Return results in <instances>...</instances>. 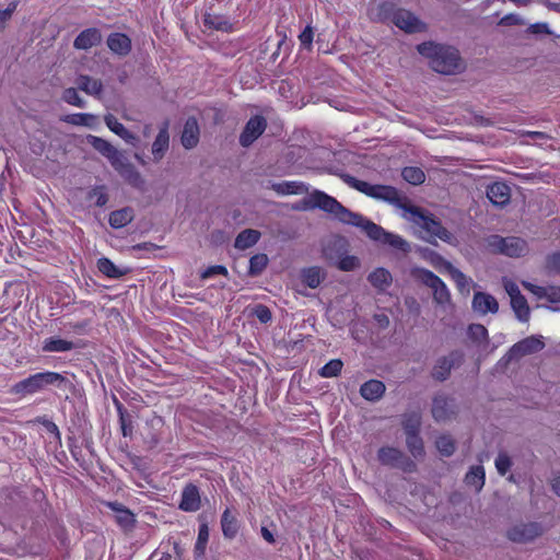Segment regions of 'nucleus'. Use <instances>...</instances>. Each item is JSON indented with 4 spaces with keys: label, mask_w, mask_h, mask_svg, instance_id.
<instances>
[{
    "label": "nucleus",
    "mask_w": 560,
    "mask_h": 560,
    "mask_svg": "<svg viewBox=\"0 0 560 560\" xmlns=\"http://www.w3.org/2000/svg\"><path fill=\"white\" fill-rule=\"evenodd\" d=\"M417 51L438 73L452 75L460 73L465 68L459 51L454 46L428 40L417 45Z\"/></svg>",
    "instance_id": "1"
},
{
    "label": "nucleus",
    "mask_w": 560,
    "mask_h": 560,
    "mask_svg": "<svg viewBox=\"0 0 560 560\" xmlns=\"http://www.w3.org/2000/svg\"><path fill=\"white\" fill-rule=\"evenodd\" d=\"M372 16L382 22L388 21L408 34L428 31V25L415 13L402 8H396V5L389 1H384L380 3L375 10H372Z\"/></svg>",
    "instance_id": "2"
},
{
    "label": "nucleus",
    "mask_w": 560,
    "mask_h": 560,
    "mask_svg": "<svg viewBox=\"0 0 560 560\" xmlns=\"http://www.w3.org/2000/svg\"><path fill=\"white\" fill-rule=\"evenodd\" d=\"M400 209L404 210L402 217L406 220L418 225L429 235L428 242L433 243L435 238H440L451 245L456 243L454 234L444 228L441 221L436 220L433 214L416 206L407 205L405 201Z\"/></svg>",
    "instance_id": "3"
},
{
    "label": "nucleus",
    "mask_w": 560,
    "mask_h": 560,
    "mask_svg": "<svg viewBox=\"0 0 560 560\" xmlns=\"http://www.w3.org/2000/svg\"><path fill=\"white\" fill-rule=\"evenodd\" d=\"M88 141L96 151L108 159L113 167L130 184L137 187L142 185L143 180L139 172L135 170V167L128 162L127 158L114 145L96 136H89Z\"/></svg>",
    "instance_id": "4"
},
{
    "label": "nucleus",
    "mask_w": 560,
    "mask_h": 560,
    "mask_svg": "<svg viewBox=\"0 0 560 560\" xmlns=\"http://www.w3.org/2000/svg\"><path fill=\"white\" fill-rule=\"evenodd\" d=\"M352 226L360 228L374 242L388 245L404 253L410 250L409 243L401 236L386 232L381 225L375 224L359 213L352 212Z\"/></svg>",
    "instance_id": "5"
},
{
    "label": "nucleus",
    "mask_w": 560,
    "mask_h": 560,
    "mask_svg": "<svg viewBox=\"0 0 560 560\" xmlns=\"http://www.w3.org/2000/svg\"><path fill=\"white\" fill-rule=\"evenodd\" d=\"M66 377L57 372H40L33 374L13 385L12 392L18 395H32L49 385L61 386Z\"/></svg>",
    "instance_id": "6"
},
{
    "label": "nucleus",
    "mask_w": 560,
    "mask_h": 560,
    "mask_svg": "<svg viewBox=\"0 0 560 560\" xmlns=\"http://www.w3.org/2000/svg\"><path fill=\"white\" fill-rule=\"evenodd\" d=\"M410 275L415 280L420 281L432 290L433 300L436 304L446 305L451 302V293L445 282L432 271L421 267H413L410 270Z\"/></svg>",
    "instance_id": "7"
},
{
    "label": "nucleus",
    "mask_w": 560,
    "mask_h": 560,
    "mask_svg": "<svg viewBox=\"0 0 560 560\" xmlns=\"http://www.w3.org/2000/svg\"><path fill=\"white\" fill-rule=\"evenodd\" d=\"M352 188L374 199L387 201L398 208L404 203L398 190L393 186L373 185L352 177Z\"/></svg>",
    "instance_id": "8"
},
{
    "label": "nucleus",
    "mask_w": 560,
    "mask_h": 560,
    "mask_svg": "<svg viewBox=\"0 0 560 560\" xmlns=\"http://www.w3.org/2000/svg\"><path fill=\"white\" fill-rule=\"evenodd\" d=\"M320 209L339 217V213L347 214V210L332 197L323 191L315 190L303 198L299 209Z\"/></svg>",
    "instance_id": "9"
},
{
    "label": "nucleus",
    "mask_w": 560,
    "mask_h": 560,
    "mask_svg": "<svg viewBox=\"0 0 560 560\" xmlns=\"http://www.w3.org/2000/svg\"><path fill=\"white\" fill-rule=\"evenodd\" d=\"M488 244L495 252L510 257H521L526 255L528 252L526 241L515 236L501 237L499 235H492L488 238Z\"/></svg>",
    "instance_id": "10"
},
{
    "label": "nucleus",
    "mask_w": 560,
    "mask_h": 560,
    "mask_svg": "<svg viewBox=\"0 0 560 560\" xmlns=\"http://www.w3.org/2000/svg\"><path fill=\"white\" fill-rule=\"evenodd\" d=\"M502 283L505 292L510 296V304L516 318L522 323H527L530 317V308L527 300L521 293L518 285L513 280L505 277L502 279Z\"/></svg>",
    "instance_id": "11"
},
{
    "label": "nucleus",
    "mask_w": 560,
    "mask_h": 560,
    "mask_svg": "<svg viewBox=\"0 0 560 560\" xmlns=\"http://www.w3.org/2000/svg\"><path fill=\"white\" fill-rule=\"evenodd\" d=\"M377 458L381 464L390 467L400 468L402 471L411 472L416 470V464L405 456L402 452L395 447H382L378 450Z\"/></svg>",
    "instance_id": "12"
},
{
    "label": "nucleus",
    "mask_w": 560,
    "mask_h": 560,
    "mask_svg": "<svg viewBox=\"0 0 560 560\" xmlns=\"http://www.w3.org/2000/svg\"><path fill=\"white\" fill-rule=\"evenodd\" d=\"M464 362V353L455 350L447 355L439 358L432 370V377L436 381L443 382L448 378L451 371L458 368Z\"/></svg>",
    "instance_id": "13"
},
{
    "label": "nucleus",
    "mask_w": 560,
    "mask_h": 560,
    "mask_svg": "<svg viewBox=\"0 0 560 560\" xmlns=\"http://www.w3.org/2000/svg\"><path fill=\"white\" fill-rule=\"evenodd\" d=\"M544 528L539 523H522L508 530V538L513 542L526 544L541 536Z\"/></svg>",
    "instance_id": "14"
},
{
    "label": "nucleus",
    "mask_w": 560,
    "mask_h": 560,
    "mask_svg": "<svg viewBox=\"0 0 560 560\" xmlns=\"http://www.w3.org/2000/svg\"><path fill=\"white\" fill-rule=\"evenodd\" d=\"M545 347L540 338L530 336L514 343L506 353L509 360L520 359L524 355L536 353Z\"/></svg>",
    "instance_id": "15"
},
{
    "label": "nucleus",
    "mask_w": 560,
    "mask_h": 560,
    "mask_svg": "<svg viewBox=\"0 0 560 560\" xmlns=\"http://www.w3.org/2000/svg\"><path fill=\"white\" fill-rule=\"evenodd\" d=\"M266 120L260 116L250 118L243 132L240 136V142L243 147L250 145L265 130Z\"/></svg>",
    "instance_id": "16"
},
{
    "label": "nucleus",
    "mask_w": 560,
    "mask_h": 560,
    "mask_svg": "<svg viewBox=\"0 0 560 560\" xmlns=\"http://www.w3.org/2000/svg\"><path fill=\"white\" fill-rule=\"evenodd\" d=\"M471 306L475 312L481 315L488 313L497 314L499 311V302L497 299L486 292H475Z\"/></svg>",
    "instance_id": "17"
},
{
    "label": "nucleus",
    "mask_w": 560,
    "mask_h": 560,
    "mask_svg": "<svg viewBox=\"0 0 560 560\" xmlns=\"http://www.w3.org/2000/svg\"><path fill=\"white\" fill-rule=\"evenodd\" d=\"M107 505L116 513L115 521L125 533L135 529L136 516L129 509L117 502H109Z\"/></svg>",
    "instance_id": "18"
},
{
    "label": "nucleus",
    "mask_w": 560,
    "mask_h": 560,
    "mask_svg": "<svg viewBox=\"0 0 560 560\" xmlns=\"http://www.w3.org/2000/svg\"><path fill=\"white\" fill-rule=\"evenodd\" d=\"M236 509L226 508L221 515V529L224 538L234 539L240 530Z\"/></svg>",
    "instance_id": "19"
},
{
    "label": "nucleus",
    "mask_w": 560,
    "mask_h": 560,
    "mask_svg": "<svg viewBox=\"0 0 560 560\" xmlns=\"http://www.w3.org/2000/svg\"><path fill=\"white\" fill-rule=\"evenodd\" d=\"M487 197L494 206L504 207L510 202L511 189L503 182H494L488 186Z\"/></svg>",
    "instance_id": "20"
},
{
    "label": "nucleus",
    "mask_w": 560,
    "mask_h": 560,
    "mask_svg": "<svg viewBox=\"0 0 560 560\" xmlns=\"http://www.w3.org/2000/svg\"><path fill=\"white\" fill-rule=\"evenodd\" d=\"M432 417L438 422H444L452 418L454 415L453 407L447 397L438 395L433 398Z\"/></svg>",
    "instance_id": "21"
},
{
    "label": "nucleus",
    "mask_w": 560,
    "mask_h": 560,
    "mask_svg": "<svg viewBox=\"0 0 560 560\" xmlns=\"http://www.w3.org/2000/svg\"><path fill=\"white\" fill-rule=\"evenodd\" d=\"M104 120L109 130L118 137H120L126 143L131 144L133 147L138 144V137L130 132L128 129H126L125 126L121 122H119L114 115H106Z\"/></svg>",
    "instance_id": "22"
},
{
    "label": "nucleus",
    "mask_w": 560,
    "mask_h": 560,
    "mask_svg": "<svg viewBox=\"0 0 560 560\" xmlns=\"http://www.w3.org/2000/svg\"><path fill=\"white\" fill-rule=\"evenodd\" d=\"M368 280L371 283V285L380 292L387 291L393 283L392 273L387 269L382 267L373 270L369 275Z\"/></svg>",
    "instance_id": "23"
},
{
    "label": "nucleus",
    "mask_w": 560,
    "mask_h": 560,
    "mask_svg": "<svg viewBox=\"0 0 560 560\" xmlns=\"http://www.w3.org/2000/svg\"><path fill=\"white\" fill-rule=\"evenodd\" d=\"M77 348V343L63 339L59 336H52L49 338H46L43 341L42 350L44 352H68Z\"/></svg>",
    "instance_id": "24"
},
{
    "label": "nucleus",
    "mask_w": 560,
    "mask_h": 560,
    "mask_svg": "<svg viewBox=\"0 0 560 560\" xmlns=\"http://www.w3.org/2000/svg\"><path fill=\"white\" fill-rule=\"evenodd\" d=\"M101 39L102 35L97 28H86L75 37L74 47L77 49H89L97 45Z\"/></svg>",
    "instance_id": "25"
},
{
    "label": "nucleus",
    "mask_w": 560,
    "mask_h": 560,
    "mask_svg": "<svg viewBox=\"0 0 560 560\" xmlns=\"http://www.w3.org/2000/svg\"><path fill=\"white\" fill-rule=\"evenodd\" d=\"M107 46L114 54L125 56L131 49V40L125 34L114 33L108 36Z\"/></svg>",
    "instance_id": "26"
},
{
    "label": "nucleus",
    "mask_w": 560,
    "mask_h": 560,
    "mask_svg": "<svg viewBox=\"0 0 560 560\" xmlns=\"http://www.w3.org/2000/svg\"><path fill=\"white\" fill-rule=\"evenodd\" d=\"M199 140V127L195 118H188L182 133V144L186 149L194 148Z\"/></svg>",
    "instance_id": "27"
},
{
    "label": "nucleus",
    "mask_w": 560,
    "mask_h": 560,
    "mask_svg": "<svg viewBox=\"0 0 560 560\" xmlns=\"http://www.w3.org/2000/svg\"><path fill=\"white\" fill-rule=\"evenodd\" d=\"M360 393L366 400H377L384 395L385 385L381 381L371 380L361 386Z\"/></svg>",
    "instance_id": "28"
},
{
    "label": "nucleus",
    "mask_w": 560,
    "mask_h": 560,
    "mask_svg": "<svg viewBox=\"0 0 560 560\" xmlns=\"http://www.w3.org/2000/svg\"><path fill=\"white\" fill-rule=\"evenodd\" d=\"M486 474L480 465L472 466L465 476V485L474 490H481L485 486Z\"/></svg>",
    "instance_id": "29"
},
{
    "label": "nucleus",
    "mask_w": 560,
    "mask_h": 560,
    "mask_svg": "<svg viewBox=\"0 0 560 560\" xmlns=\"http://www.w3.org/2000/svg\"><path fill=\"white\" fill-rule=\"evenodd\" d=\"M170 136L167 126H164L158 133L153 144L152 154L155 161H160L168 149Z\"/></svg>",
    "instance_id": "30"
},
{
    "label": "nucleus",
    "mask_w": 560,
    "mask_h": 560,
    "mask_svg": "<svg viewBox=\"0 0 560 560\" xmlns=\"http://www.w3.org/2000/svg\"><path fill=\"white\" fill-rule=\"evenodd\" d=\"M77 85L81 91L93 96H100L103 90V84L100 80L88 75H80L77 79Z\"/></svg>",
    "instance_id": "31"
},
{
    "label": "nucleus",
    "mask_w": 560,
    "mask_h": 560,
    "mask_svg": "<svg viewBox=\"0 0 560 560\" xmlns=\"http://www.w3.org/2000/svg\"><path fill=\"white\" fill-rule=\"evenodd\" d=\"M133 219V210L131 208H124L113 211L109 214V224L114 229H120L130 223Z\"/></svg>",
    "instance_id": "32"
},
{
    "label": "nucleus",
    "mask_w": 560,
    "mask_h": 560,
    "mask_svg": "<svg viewBox=\"0 0 560 560\" xmlns=\"http://www.w3.org/2000/svg\"><path fill=\"white\" fill-rule=\"evenodd\" d=\"M260 237V233L257 230H244L235 238V247L237 249H246L254 246Z\"/></svg>",
    "instance_id": "33"
},
{
    "label": "nucleus",
    "mask_w": 560,
    "mask_h": 560,
    "mask_svg": "<svg viewBox=\"0 0 560 560\" xmlns=\"http://www.w3.org/2000/svg\"><path fill=\"white\" fill-rule=\"evenodd\" d=\"M421 425V413L419 411H411L404 415L402 428L406 435L418 434Z\"/></svg>",
    "instance_id": "34"
},
{
    "label": "nucleus",
    "mask_w": 560,
    "mask_h": 560,
    "mask_svg": "<svg viewBox=\"0 0 560 560\" xmlns=\"http://www.w3.org/2000/svg\"><path fill=\"white\" fill-rule=\"evenodd\" d=\"M200 492H183L179 509L185 512H196L201 506Z\"/></svg>",
    "instance_id": "35"
},
{
    "label": "nucleus",
    "mask_w": 560,
    "mask_h": 560,
    "mask_svg": "<svg viewBox=\"0 0 560 560\" xmlns=\"http://www.w3.org/2000/svg\"><path fill=\"white\" fill-rule=\"evenodd\" d=\"M322 269L318 267H310L301 272L302 281L311 289L317 288L323 280Z\"/></svg>",
    "instance_id": "36"
},
{
    "label": "nucleus",
    "mask_w": 560,
    "mask_h": 560,
    "mask_svg": "<svg viewBox=\"0 0 560 560\" xmlns=\"http://www.w3.org/2000/svg\"><path fill=\"white\" fill-rule=\"evenodd\" d=\"M63 120L75 126H86L93 128L96 125L97 117L93 114L78 113L67 115Z\"/></svg>",
    "instance_id": "37"
},
{
    "label": "nucleus",
    "mask_w": 560,
    "mask_h": 560,
    "mask_svg": "<svg viewBox=\"0 0 560 560\" xmlns=\"http://www.w3.org/2000/svg\"><path fill=\"white\" fill-rule=\"evenodd\" d=\"M98 270L106 277L112 279H118L125 275V271L119 269L110 259L100 258L97 260Z\"/></svg>",
    "instance_id": "38"
},
{
    "label": "nucleus",
    "mask_w": 560,
    "mask_h": 560,
    "mask_svg": "<svg viewBox=\"0 0 560 560\" xmlns=\"http://www.w3.org/2000/svg\"><path fill=\"white\" fill-rule=\"evenodd\" d=\"M205 25L208 26L209 28H213L217 31H223V32L232 31V24L223 15L207 14L205 16Z\"/></svg>",
    "instance_id": "39"
},
{
    "label": "nucleus",
    "mask_w": 560,
    "mask_h": 560,
    "mask_svg": "<svg viewBox=\"0 0 560 560\" xmlns=\"http://www.w3.org/2000/svg\"><path fill=\"white\" fill-rule=\"evenodd\" d=\"M402 178L412 184V185H420L425 179V174L420 167L415 166H408L405 167L401 172Z\"/></svg>",
    "instance_id": "40"
},
{
    "label": "nucleus",
    "mask_w": 560,
    "mask_h": 560,
    "mask_svg": "<svg viewBox=\"0 0 560 560\" xmlns=\"http://www.w3.org/2000/svg\"><path fill=\"white\" fill-rule=\"evenodd\" d=\"M406 443L409 452L415 458L422 457L424 455L423 441L419 433L407 435Z\"/></svg>",
    "instance_id": "41"
},
{
    "label": "nucleus",
    "mask_w": 560,
    "mask_h": 560,
    "mask_svg": "<svg viewBox=\"0 0 560 560\" xmlns=\"http://www.w3.org/2000/svg\"><path fill=\"white\" fill-rule=\"evenodd\" d=\"M453 281L456 283L459 291H469V287L471 284V279L466 277L459 269L456 267H452V269L447 272Z\"/></svg>",
    "instance_id": "42"
},
{
    "label": "nucleus",
    "mask_w": 560,
    "mask_h": 560,
    "mask_svg": "<svg viewBox=\"0 0 560 560\" xmlns=\"http://www.w3.org/2000/svg\"><path fill=\"white\" fill-rule=\"evenodd\" d=\"M435 445L443 456H451L455 452V442L450 435L439 436Z\"/></svg>",
    "instance_id": "43"
},
{
    "label": "nucleus",
    "mask_w": 560,
    "mask_h": 560,
    "mask_svg": "<svg viewBox=\"0 0 560 560\" xmlns=\"http://www.w3.org/2000/svg\"><path fill=\"white\" fill-rule=\"evenodd\" d=\"M268 257L265 254H257L249 259V273L259 275L267 266Z\"/></svg>",
    "instance_id": "44"
},
{
    "label": "nucleus",
    "mask_w": 560,
    "mask_h": 560,
    "mask_svg": "<svg viewBox=\"0 0 560 560\" xmlns=\"http://www.w3.org/2000/svg\"><path fill=\"white\" fill-rule=\"evenodd\" d=\"M342 365L343 364L340 360H330L319 370V375L323 377L337 376L340 373Z\"/></svg>",
    "instance_id": "45"
},
{
    "label": "nucleus",
    "mask_w": 560,
    "mask_h": 560,
    "mask_svg": "<svg viewBox=\"0 0 560 560\" xmlns=\"http://www.w3.org/2000/svg\"><path fill=\"white\" fill-rule=\"evenodd\" d=\"M429 260L431 265L441 272H448L453 265L442 257L440 254L431 252L429 255Z\"/></svg>",
    "instance_id": "46"
},
{
    "label": "nucleus",
    "mask_w": 560,
    "mask_h": 560,
    "mask_svg": "<svg viewBox=\"0 0 560 560\" xmlns=\"http://www.w3.org/2000/svg\"><path fill=\"white\" fill-rule=\"evenodd\" d=\"M468 336L475 341H485L488 338V330L481 324H471L468 327Z\"/></svg>",
    "instance_id": "47"
},
{
    "label": "nucleus",
    "mask_w": 560,
    "mask_h": 560,
    "mask_svg": "<svg viewBox=\"0 0 560 560\" xmlns=\"http://www.w3.org/2000/svg\"><path fill=\"white\" fill-rule=\"evenodd\" d=\"M63 100L70 105L83 108L85 107V102L80 97L78 91L73 88H69L63 92Z\"/></svg>",
    "instance_id": "48"
},
{
    "label": "nucleus",
    "mask_w": 560,
    "mask_h": 560,
    "mask_svg": "<svg viewBox=\"0 0 560 560\" xmlns=\"http://www.w3.org/2000/svg\"><path fill=\"white\" fill-rule=\"evenodd\" d=\"M313 39H314V30L311 25H307L299 35V40H300L301 47L306 50H311L312 46H313Z\"/></svg>",
    "instance_id": "49"
},
{
    "label": "nucleus",
    "mask_w": 560,
    "mask_h": 560,
    "mask_svg": "<svg viewBox=\"0 0 560 560\" xmlns=\"http://www.w3.org/2000/svg\"><path fill=\"white\" fill-rule=\"evenodd\" d=\"M90 199L94 200L95 205L103 207L106 205L108 197L104 186H98L90 191Z\"/></svg>",
    "instance_id": "50"
},
{
    "label": "nucleus",
    "mask_w": 560,
    "mask_h": 560,
    "mask_svg": "<svg viewBox=\"0 0 560 560\" xmlns=\"http://www.w3.org/2000/svg\"><path fill=\"white\" fill-rule=\"evenodd\" d=\"M209 540V527L206 523L200 524L198 529V537L196 542V549L203 550Z\"/></svg>",
    "instance_id": "51"
},
{
    "label": "nucleus",
    "mask_w": 560,
    "mask_h": 560,
    "mask_svg": "<svg viewBox=\"0 0 560 560\" xmlns=\"http://www.w3.org/2000/svg\"><path fill=\"white\" fill-rule=\"evenodd\" d=\"M511 465V459L506 454L501 453L495 458V467L501 475H505L509 471Z\"/></svg>",
    "instance_id": "52"
},
{
    "label": "nucleus",
    "mask_w": 560,
    "mask_h": 560,
    "mask_svg": "<svg viewBox=\"0 0 560 560\" xmlns=\"http://www.w3.org/2000/svg\"><path fill=\"white\" fill-rule=\"evenodd\" d=\"M522 285L528 290L530 293H533L537 299L541 300V299H545L546 298V294H547V287H540V285H536V284H533L528 281H523L522 282Z\"/></svg>",
    "instance_id": "53"
},
{
    "label": "nucleus",
    "mask_w": 560,
    "mask_h": 560,
    "mask_svg": "<svg viewBox=\"0 0 560 560\" xmlns=\"http://www.w3.org/2000/svg\"><path fill=\"white\" fill-rule=\"evenodd\" d=\"M302 186L295 182L283 183L277 186V191L282 195L298 194Z\"/></svg>",
    "instance_id": "54"
},
{
    "label": "nucleus",
    "mask_w": 560,
    "mask_h": 560,
    "mask_svg": "<svg viewBox=\"0 0 560 560\" xmlns=\"http://www.w3.org/2000/svg\"><path fill=\"white\" fill-rule=\"evenodd\" d=\"M546 267L550 271L560 272V252L547 257Z\"/></svg>",
    "instance_id": "55"
},
{
    "label": "nucleus",
    "mask_w": 560,
    "mask_h": 560,
    "mask_svg": "<svg viewBox=\"0 0 560 560\" xmlns=\"http://www.w3.org/2000/svg\"><path fill=\"white\" fill-rule=\"evenodd\" d=\"M118 411L122 434L124 436H127L131 433L132 430L131 421L128 419V416H126L125 412L122 411L121 406H118Z\"/></svg>",
    "instance_id": "56"
},
{
    "label": "nucleus",
    "mask_w": 560,
    "mask_h": 560,
    "mask_svg": "<svg viewBox=\"0 0 560 560\" xmlns=\"http://www.w3.org/2000/svg\"><path fill=\"white\" fill-rule=\"evenodd\" d=\"M214 275H222V276H226L228 275V270L224 266H220V265H215V266H210L208 267L203 272H202V278H210Z\"/></svg>",
    "instance_id": "57"
},
{
    "label": "nucleus",
    "mask_w": 560,
    "mask_h": 560,
    "mask_svg": "<svg viewBox=\"0 0 560 560\" xmlns=\"http://www.w3.org/2000/svg\"><path fill=\"white\" fill-rule=\"evenodd\" d=\"M255 315L261 323L266 324L271 320V312L267 306L258 305L255 310Z\"/></svg>",
    "instance_id": "58"
},
{
    "label": "nucleus",
    "mask_w": 560,
    "mask_h": 560,
    "mask_svg": "<svg viewBox=\"0 0 560 560\" xmlns=\"http://www.w3.org/2000/svg\"><path fill=\"white\" fill-rule=\"evenodd\" d=\"M546 300L551 303L560 302V287H547Z\"/></svg>",
    "instance_id": "59"
},
{
    "label": "nucleus",
    "mask_w": 560,
    "mask_h": 560,
    "mask_svg": "<svg viewBox=\"0 0 560 560\" xmlns=\"http://www.w3.org/2000/svg\"><path fill=\"white\" fill-rule=\"evenodd\" d=\"M16 9V3L11 2L7 9L0 10V27L11 18Z\"/></svg>",
    "instance_id": "60"
},
{
    "label": "nucleus",
    "mask_w": 560,
    "mask_h": 560,
    "mask_svg": "<svg viewBox=\"0 0 560 560\" xmlns=\"http://www.w3.org/2000/svg\"><path fill=\"white\" fill-rule=\"evenodd\" d=\"M528 31L533 34H548V25L546 23H535L529 26Z\"/></svg>",
    "instance_id": "61"
},
{
    "label": "nucleus",
    "mask_w": 560,
    "mask_h": 560,
    "mask_svg": "<svg viewBox=\"0 0 560 560\" xmlns=\"http://www.w3.org/2000/svg\"><path fill=\"white\" fill-rule=\"evenodd\" d=\"M525 136L533 140H548L550 137L541 131H526Z\"/></svg>",
    "instance_id": "62"
},
{
    "label": "nucleus",
    "mask_w": 560,
    "mask_h": 560,
    "mask_svg": "<svg viewBox=\"0 0 560 560\" xmlns=\"http://www.w3.org/2000/svg\"><path fill=\"white\" fill-rule=\"evenodd\" d=\"M374 319L381 328H386L389 325V318L385 314H375Z\"/></svg>",
    "instance_id": "63"
},
{
    "label": "nucleus",
    "mask_w": 560,
    "mask_h": 560,
    "mask_svg": "<svg viewBox=\"0 0 560 560\" xmlns=\"http://www.w3.org/2000/svg\"><path fill=\"white\" fill-rule=\"evenodd\" d=\"M261 536L269 544H273L275 542L273 534L267 527H265V526L261 527Z\"/></svg>",
    "instance_id": "64"
}]
</instances>
